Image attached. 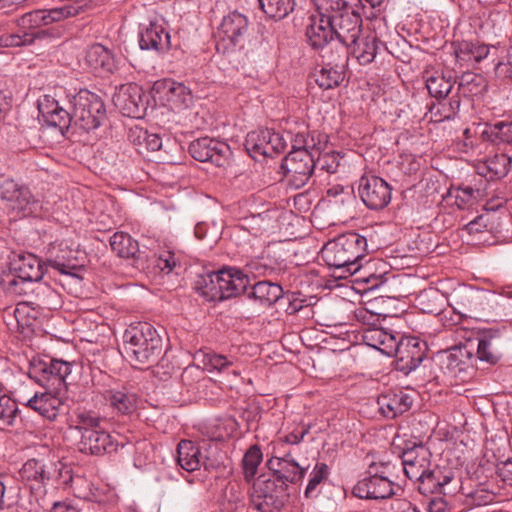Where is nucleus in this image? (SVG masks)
Listing matches in <instances>:
<instances>
[{
	"instance_id": "nucleus-1",
	"label": "nucleus",
	"mask_w": 512,
	"mask_h": 512,
	"mask_svg": "<svg viewBox=\"0 0 512 512\" xmlns=\"http://www.w3.org/2000/svg\"><path fill=\"white\" fill-rule=\"evenodd\" d=\"M287 136L291 142V151L283 159L281 168L285 175L297 188L303 187L315 170L316 153L324 151L328 144V136L317 130L302 128Z\"/></svg>"
},
{
	"instance_id": "nucleus-2",
	"label": "nucleus",
	"mask_w": 512,
	"mask_h": 512,
	"mask_svg": "<svg viewBox=\"0 0 512 512\" xmlns=\"http://www.w3.org/2000/svg\"><path fill=\"white\" fill-rule=\"evenodd\" d=\"M367 246L364 236L347 232L328 241L321 250V258L335 277L348 278L361 269Z\"/></svg>"
},
{
	"instance_id": "nucleus-3",
	"label": "nucleus",
	"mask_w": 512,
	"mask_h": 512,
	"mask_svg": "<svg viewBox=\"0 0 512 512\" xmlns=\"http://www.w3.org/2000/svg\"><path fill=\"white\" fill-rule=\"evenodd\" d=\"M123 340L125 352L135 365L153 363L162 353V338L150 323L130 326L126 329Z\"/></svg>"
},
{
	"instance_id": "nucleus-4",
	"label": "nucleus",
	"mask_w": 512,
	"mask_h": 512,
	"mask_svg": "<svg viewBox=\"0 0 512 512\" xmlns=\"http://www.w3.org/2000/svg\"><path fill=\"white\" fill-rule=\"evenodd\" d=\"M69 361L50 356L34 357L30 362L29 376L43 389L67 392L66 378L72 372Z\"/></svg>"
},
{
	"instance_id": "nucleus-5",
	"label": "nucleus",
	"mask_w": 512,
	"mask_h": 512,
	"mask_svg": "<svg viewBox=\"0 0 512 512\" xmlns=\"http://www.w3.org/2000/svg\"><path fill=\"white\" fill-rule=\"evenodd\" d=\"M74 126L86 132L97 129L106 118L105 104L100 96L86 89L69 99Z\"/></svg>"
},
{
	"instance_id": "nucleus-6",
	"label": "nucleus",
	"mask_w": 512,
	"mask_h": 512,
	"mask_svg": "<svg viewBox=\"0 0 512 512\" xmlns=\"http://www.w3.org/2000/svg\"><path fill=\"white\" fill-rule=\"evenodd\" d=\"M9 270L13 277L3 280L5 289L17 295L26 293L24 284L39 282L44 276V265L31 253H15L10 258Z\"/></svg>"
},
{
	"instance_id": "nucleus-7",
	"label": "nucleus",
	"mask_w": 512,
	"mask_h": 512,
	"mask_svg": "<svg viewBox=\"0 0 512 512\" xmlns=\"http://www.w3.org/2000/svg\"><path fill=\"white\" fill-rule=\"evenodd\" d=\"M53 461L41 459H28L19 471L21 479L30 487L40 508L49 506L46 498V486L51 484L54 473Z\"/></svg>"
},
{
	"instance_id": "nucleus-8",
	"label": "nucleus",
	"mask_w": 512,
	"mask_h": 512,
	"mask_svg": "<svg viewBox=\"0 0 512 512\" xmlns=\"http://www.w3.org/2000/svg\"><path fill=\"white\" fill-rule=\"evenodd\" d=\"M480 78L473 73H465L461 76L457 92L453 93L449 100H438L437 104H433L430 107V113L432 120L435 122H441L444 120H450L455 118L460 110L461 99L460 94L468 96L469 94H477L480 89Z\"/></svg>"
},
{
	"instance_id": "nucleus-9",
	"label": "nucleus",
	"mask_w": 512,
	"mask_h": 512,
	"mask_svg": "<svg viewBox=\"0 0 512 512\" xmlns=\"http://www.w3.org/2000/svg\"><path fill=\"white\" fill-rule=\"evenodd\" d=\"M249 32V20L246 15L232 11L225 15L217 29V49L223 50L242 47Z\"/></svg>"
},
{
	"instance_id": "nucleus-10",
	"label": "nucleus",
	"mask_w": 512,
	"mask_h": 512,
	"mask_svg": "<svg viewBox=\"0 0 512 512\" xmlns=\"http://www.w3.org/2000/svg\"><path fill=\"white\" fill-rule=\"evenodd\" d=\"M288 498L284 486L268 478L254 484L251 505L259 512H280Z\"/></svg>"
},
{
	"instance_id": "nucleus-11",
	"label": "nucleus",
	"mask_w": 512,
	"mask_h": 512,
	"mask_svg": "<svg viewBox=\"0 0 512 512\" xmlns=\"http://www.w3.org/2000/svg\"><path fill=\"white\" fill-rule=\"evenodd\" d=\"M46 25V17L43 9L25 13L17 20L18 32L0 36V46L19 47L30 45L40 34L35 30Z\"/></svg>"
},
{
	"instance_id": "nucleus-12",
	"label": "nucleus",
	"mask_w": 512,
	"mask_h": 512,
	"mask_svg": "<svg viewBox=\"0 0 512 512\" xmlns=\"http://www.w3.org/2000/svg\"><path fill=\"white\" fill-rule=\"evenodd\" d=\"M0 199L5 202L8 209L23 216L33 214L39 207V201L30 189L12 179H7L0 184Z\"/></svg>"
},
{
	"instance_id": "nucleus-13",
	"label": "nucleus",
	"mask_w": 512,
	"mask_h": 512,
	"mask_svg": "<svg viewBox=\"0 0 512 512\" xmlns=\"http://www.w3.org/2000/svg\"><path fill=\"white\" fill-rule=\"evenodd\" d=\"M287 139H289L287 135L285 137L271 129H260L247 134L245 147L249 153L253 154V157L256 155L272 157L285 150Z\"/></svg>"
},
{
	"instance_id": "nucleus-14",
	"label": "nucleus",
	"mask_w": 512,
	"mask_h": 512,
	"mask_svg": "<svg viewBox=\"0 0 512 512\" xmlns=\"http://www.w3.org/2000/svg\"><path fill=\"white\" fill-rule=\"evenodd\" d=\"M358 194L368 209L382 210L391 201L392 188L381 177L362 176L359 180Z\"/></svg>"
},
{
	"instance_id": "nucleus-15",
	"label": "nucleus",
	"mask_w": 512,
	"mask_h": 512,
	"mask_svg": "<svg viewBox=\"0 0 512 512\" xmlns=\"http://www.w3.org/2000/svg\"><path fill=\"white\" fill-rule=\"evenodd\" d=\"M191 156L199 162H211L218 167L225 166L232 154L230 146L223 141L202 137L189 145Z\"/></svg>"
},
{
	"instance_id": "nucleus-16",
	"label": "nucleus",
	"mask_w": 512,
	"mask_h": 512,
	"mask_svg": "<svg viewBox=\"0 0 512 512\" xmlns=\"http://www.w3.org/2000/svg\"><path fill=\"white\" fill-rule=\"evenodd\" d=\"M125 441L119 434H111L106 430L87 432L80 437L78 448L81 453L100 456L116 452L119 447H124Z\"/></svg>"
},
{
	"instance_id": "nucleus-17",
	"label": "nucleus",
	"mask_w": 512,
	"mask_h": 512,
	"mask_svg": "<svg viewBox=\"0 0 512 512\" xmlns=\"http://www.w3.org/2000/svg\"><path fill=\"white\" fill-rule=\"evenodd\" d=\"M143 89L137 84L122 85L113 96L114 105L124 116L142 118L147 109Z\"/></svg>"
},
{
	"instance_id": "nucleus-18",
	"label": "nucleus",
	"mask_w": 512,
	"mask_h": 512,
	"mask_svg": "<svg viewBox=\"0 0 512 512\" xmlns=\"http://www.w3.org/2000/svg\"><path fill=\"white\" fill-rule=\"evenodd\" d=\"M267 466L272 471V476L269 479L283 485L286 491H288L289 483L296 484L300 482L306 474V469L301 467L291 457L290 453L282 457H272L267 461Z\"/></svg>"
},
{
	"instance_id": "nucleus-19",
	"label": "nucleus",
	"mask_w": 512,
	"mask_h": 512,
	"mask_svg": "<svg viewBox=\"0 0 512 512\" xmlns=\"http://www.w3.org/2000/svg\"><path fill=\"white\" fill-rule=\"evenodd\" d=\"M103 398L109 409L116 415L129 416L137 409L138 396L133 387L128 384L115 383L103 393Z\"/></svg>"
},
{
	"instance_id": "nucleus-20",
	"label": "nucleus",
	"mask_w": 512,
	"mask_h": 512,
	"mask_svg": "<svg viewBox=\"0 0 512 512\" xmlns=\"http://www.w3.org/2000/svg\"><path fill=\"white\" fill-rule=\"evenodd\" d=\"M333 37L335 36L342 50L347 49L358 39L362 32V18L355 9L352 12L333 16Z\"/></svg>"
},
{
	"instance_id": "nucleus-21",
	"label": "nucleus",
	"mask_w": 512,
	"mask_h": 512,
	"mask_svg": "<svg viewBox=\"0 0 512 512\" xmlns=\"http://www.w3.org/2000/svg\"><path fill=\"white\" fill-rule=\"evenodd\" d=\"M352 493L360 499H385L394 494V484L388 475L378 471L360 479L353 487Z\"/></svg>"
},
{
	"instance_id": "nucleus-22",
	"label": "nucleus",
	"mask_w": 512,
	"mask_h": 512,
	"mask_svg": "<svg viewBox=\"0 0 512 512\" xmlns=\"http://www.w3.org/2000/svg\"><path fill=\"white\" fill-rule=\"evenodd\" d=\"M472 353L465 346H453L438 353L441 370L454 378L463 380V375L471 367Z\"/></svg>"
},
{
	"instance_id": "nucleus-23",
	"label": "nucleus",
	"mask_w": 512,
	"mask_h": 512,
	"mask_svg": "<svg viewBox=\"0 0 512 512\" xmlns=\"http://www.w3.org/2000/svg\"><path fill=\"white\" fill-rule=\"evenodd\" d=\"M76 254L77 251L72 249L67 241L54 242L48 249L47 265L61 274L77 276L79 265Z\"/></svg>"
},
{
	"instance_id": "nucleus-24",
	"label": "nucleus",
	"mask_w": 512,
	"mask_h": 512,
	"mask_svg": "<svg viewBox=\"0 0 512 512\" xmlns=\"http://www.w3.org/2000/svg\"><path fill=\"white\" fill-rule=\"evenodd\" d=\"M65 392L52 389L37 391L34 395L24 402L29 409L37 412L42 417L53 421L59 414V409L63 404Z\"/></svg>"
},
{
	"instance_id": "nucleus-25",
	"label": "nucleus",
	"mask_w": 512,
	"mask_h": 512,
	"mask_svg": "<svg viewBox=\"0 0 512 512\" xmlns=\"http://www.w3.org/2000/svg\"><path fill=\"white\" fill-rule=\"evenodd\" d=\"M506 341L499 330L488 329L480 333L477 357L490 365L497 364L503 357Z\"/></svg>"
},
{
	"instance_id": "nucleus-26",
	"label": "nucleus",
	"mask_w": 512,
	"mask_h": 512,
	"mask_svg": "<svg viewBox=\"0 0 512 512\" xmlns=\"http://www.w3.org/2000/svg\"><path fill=\"white\" fill-rule=\"evenodd\" d=\"M218 272V289L220 290L221 299L226 300L236 297L247 291L250 285L249 277L236 267L223 268Z\"/></svg>"
},
{
	"instance_id": "nucleus-27",
	"label": "nucleus",
	"mask_w": 512,
	"mask_h": 512,
	"mask_svg": "<svg viewBox=\"0 0 512 512\" xmlns=\"http://www.w3.org/2000/svg\"><path fill=\"white\" fill-rule=\"evenodd\" d=\"M430 450L422 445H414L402 454V466L406 476L415 481L432 465Z\"/></svg>"
},
{
	"instance_id": "nucleus-28",
	"label": "nucleus",
	"mask_w": 512,
	"mask_h": 512,
	"mask_svg": "<svg viewBox=\"0 0 512 512\" xmlns=\"http://www.w3.org/2000/svg\"><path fill=\"white\" fill-rule=\"evenodd\" d=\"M170 34L162 23L151 21L139 31V46L142 50H153L158 53L170 48Z\"/></svg>"
},
{
	"instance_id": "nucleus-29",
	"label": "nucleus",
	"mask_w": 512,
	"mask_h": 512,
	"mask_svg": "<svg viewBox=\"0 0 512 512\" xmlns=\"http://www.w3.org/2000/svg\"><path fill=\"white\" fill-rule=\"evenodd\" d=\"M111 249L121 258H133L135 266L144 270L148 261L146 251L139 249V244L128 233L116 232L110 237Z\"/></svg>"
},
{
	"instance_id": "nucleus-30",
	"label": "nucleus",
	"mask_w": 512,
	"mask_h": 512,
	"mask_svg": "<svg viewBox=\"0 0 512 512\" xmlns=\"http://www.w3.org/2000/svg\"><path fill=\"white\" fill-rule=\"evenodd\" d=\"M362 341L369 347L387 356H394L399 350V341L391 332L381 327H368L362 332Z\"/></svg>"
},
{
	"instance_id": "nucleus-31",
	"label": "nucleus",
	"mask_w": 512,
	"mask_h": 512,
	"mask_svg": "<svg viewBox=\"0 0 512 512\" xmlns=\"http://www.w3.org/2000/svg\"><path fill=\"white\" fill-rule=\"evenodd\" d=\"M333 17L311 16L306 30V37L313 49H324L333 42Z\"/></svg>"
},
{
	"instance_id": "nucleus-32",
	"label": "nucleus",
	"mask_w": 512,
	"mask_h": 512,
	"mask_svg": "<svg viewBox=\"0 0 512 512\" xmlns=\"http://www.w3.org/2000/svg\"><path fill=\"white\" fill-rule=\"evenodd\" d=\"M424 346L425 343L416 339L408 340L406 344L399 342V350L394 354L398 369L407 374L418 368L425 357Z\"/></svg>"
},
{
	"instance_id": "nucleus-33",
	"label": "nucleus",
	"mask_w": 512,
	"mask_h": 512,
	"mask_svg": "<svg viewBox=\"0 0 512 512\" xmlns=\"http://www.w3.org/2000/svg\"><path fill=\"white\" fill-rule=\"evenodd\" d=\"M453 478V472H444L441 467L432 464L415 482H418V490L421 494H440L443 488L449 484Z\"/></svg>"
},
{
	"instance_id": "nucleus-34",
	"label": "nucleus",
	"mask_w": 512,
	"mask_h": 512,
	"mask_svg": "<svg viewBox=\"0 0 512 512\" xmlns=\"http://www.w3.org/2000/svg\"><path fill=\"white\" fill-rule=\"evenodd\" d=\"M476 133L482 141L494 145L512 144V116L495 123L479 124Z\"/></svg>"
},
{
	"instance_id": "nucleus-35",
	"label": "nucleus",
	"mask_w": 512,
	"mask_h": 512,
	"mask_svg": "<svg viewBox=\"0 0 512 512\" xmlns=\"http://www.w3.org/2000/svg\"><path fill=\"white\" fill-rule=\"evenodd\" d=\"M412 404V397L402 390L390 391L378 398L379 410L391 419L407 412Z\"/></svg>"
},
{
	"instance_id": "nucleus-36",
	"label": "nucleus",
	"mask_w": 512,
	"mask_h": 512,
	"mask_svg": "<svg viewBox=\"0 0 512 512\" xmlns=\"http://www.w3.org/2000/svg\"><path fill=\"white\" fill-rule=\"evenodd\" d=\"M85 62L91 70L100 74H110L116 69L113 53L100 43H95L87 49Z\"/></svg>"
},
{
	"instance_id": "nucleus-37",
	"label": "nucleus",
	"mask_w": 512,
	"mask_h": 512,
	"mask_svg": "<svg viewBox=\"0 0 512 512\" xmlns=\"http://www.w3.org/2000/svg\"><path fill=\"white\" fill-rule=\"evenodd\" d=\"M490 48L478 41H460L455 43V57L460 65H472L480 63L488 57Z\"/></svg>"
},
{
	"instance_id": "nucleus-38",
	"label": "nucleus",
	"mask_w": 512,
	"mask_h": 512,
	"mask_svg": "<svg viewBox=\"0 0 512 512\" xmlns=\"http://www.w3.org/2000/svg\"><path fill=\"white\" fill-rule=\"evenodd\" d=\"M245 294L260 305L271 306L283 296V289L279 284L265 280L253 284L250 288L248 286Z\"/></svg>"
},
{
	"instance_id": "nucleus-39",
	"label": "nucleus",
	"mask_w": 512,
	"mask_h": 512,
	"mask_svg": "<svg viewBox=\"0 0 512 512\" xmlns=\"http://www.w3.org/2000/svg\"><path fill=\"white\" fill-rule=\"evenodd\" d=\"M177 464L187 472L200 469L205 464L200 447L191 440H181L177 445Z\"/></svg>"
},
{
	"instance_id": "nucleus-40",
	"label": "nucleus",
	"mask_w": 512,
	"mask_h": 512,
	"mask_svg": "<svg viewBox=\"0 0 512 512\" xmlns=\"http://www.w3.org/2000/svg\"><path fill=\"white\" fill-rule=\"evenodd\" d=\"M379 44L381 42L377 39L376 35L369 33L362 37L359 36L355 43H352L347 49L351 51L359 64L367 65L375 59Z\"/></svg>"
},
{
	"instance_id": "nucleus-41",
	"label": "nucleus",
	"mask_w": 512,
	"mask_h": 512,
	"mask_svg": "<svg viewBox=\"0 0 512 512\" xmlns=\"http://www.w3.org/2000/svg\"><path fill=\"white\" fill-rule=\"evenodd\" d=\"M195 358L203 366V370L210 373L227 372L236 363V358L234 356L218 354L213 351L200 350L197 352Z\"/></svg>"
},
{
	"instance_id": "nucleus-42",
	"label": "nucleus",
	"mask_w": 512,
	"mask_h": 512,
	"mask_svg": "<svg viewBox=\"0 0 512 512\" xmlns=\"http://www.w3.org/2000/svg\"><path fill=\"white\" fill-rule=\"evenodd\" d=\"M423 77L429 94L437 100H444L453 90L455 81L443 73L426 71Z\"/></svg>"
},
{
	"instance_id": "nucleus-43",
	"label": "nucleus",
	"mask_w": 512,
	"mask_h": 512,
	"mask_svg": "<svg viewBox=\"0 0 512 512\" xmlns=\"http://www.w3.org/2000/svg\"><path fill=\"white\" fill-rule=\"evenodd\" d=\"M35 305L40 309L56 310L61 307V296L47 283L38 282L33 288Z\"/></svg>"
},
{
	"instance_id": "nucleus-44",
	"label": "nucleus",
	"mask_w": 512,
	"mask_h": 512,
	"mask_svg": "<svg viewBox=\"0 0 512 512\" xmlns=\"http://www.w3.org/2000/svg\"><path fill=\"white\" fill-rule=\"evenodd\" d=\"M164 89L167 101L175 108H187L192 103L191 91L184 84L166 81Z\"/></svg>"
},
{
	"instance_id": "nucleus-45",
	"label": "nucleus",
	"mask_w": 512,
	"mask_h": 512,
	"mask_svg": "<svg viewBox=\"0 0 512 512\" xmlns=\"http://www.w3.org/2000/svg\"><path fill=\"white\" fill-rule=\"evenodd\" d=\"M216 279H218V272L213 271L199 275L195 281L196 291L207 301H222Z\"/></svg>"
},
{
	"instance_id": "nucleus-46",
	"label": "nucleus",
	"mask_w": 512,
	"mask_h": 512,
	"mask_svg": "<svg viewBox=\"0 0 512 512\" xmlns=\"http://www.w3.org/2000/svg\"><path fill=\"white\" fill-rule=\"evenodd\" d=\"M54 475L50 485L69 487L75 490L74 485L82 482L81 477H74L72 468L62 461H53Z\"/></svg>"
},
{
	"instance_id": "nucleus-47",
	"label": "nucleus",
	"mask_w": 512,
	"mask_h": 512,
	"mask_svg": "<svg viewBox=\"0 0 512 512\" xmlns=\"http://www.w3.org/2000/svg\"><path fill=\"white\" fill-rule=\"evenodd\" d=\"M263 12L270 18L283 19L291 13L295 6L294 0H259Z\"/></svg>"
},
{
	"instance_id": "nucleus-48",
	"label": "nucleus",
	"mask_w": 512,
	"mask_h": 512,
	"mask_svg": "<svg viewBox=\"0 0 512 512\" xmlns=\"http://www.w3.org/2000/svg\"><path fill=\"white\" fill-rule=\"evenodd\" d=\"M103 418L94 411L83 410L76 414L75 430L80 434V437L86 435L87 432H94L103 430L101 424Z\"/></svg>"
},
{
	"instance_id": "nucleus-49",
	"label": "nucleus",
	"mask_w": 512,
	"mask_h": 512,
	"mask_svg": "<svg viewBox=\"0 0 512 512\" xmlns=\"http://www.w3.org/2000/svg\"><path fill=\"white\" fill-rule=\"evenodd\" d=\"M262 459L263 454L258 445L251 446L244 454L242 459V470L244 479L247 482H250L254 479Z\"/></svg>"
},
{
	"instance_id": "nucleus-50",
	"label": "nucleus",
	"mask_w": 512,
	"mask_h": 512,
	"mask_svg": "<svg viewBox=\"0 0 512 512\" xmlns=\"http://www.w3.org/2000/svg\"><path fill=\"white\" fill-rule=\"evenodd\" d=\"M343 78V72L337 66H324L315 74L316 83L325 90L337 87L343 81Z\"/></svg>"
},
{
	"instance_id": "nucleus-51",
	"label": "nucleus",
	"mask_w": 512,
	"mask_h": 512,
	"mask_svg": "<svg viewBox=\"0 0 512 512\" xmlns=\"http://www.w3.org/2000/svg\"><path fill=\"white\" fill-rule=\"evenodd\" d=\"M475 194L476 191L470 186L456 188L452 187L448 190L444 198L446 200L453 199L454 205H456L459 209H464L473 203L476 197Z\"/></svg>"
},
{
	"instance_id": "nucleus-52",
	"label": "nucleus",
	"mask_w": 512,
	"mask_h": 512,
	"mask_svg": "<svg viewBox=\"0 0 512 512\" xmlns=\"http://www.w3.org/2000/svg\"><path fill=\"white\" fill-rule=\"evenodd\" d=\"M319 16L333 17L341 13L342 9L354 4L353 0H313Z\"/></svg>"
},
{
	"instance_id": "nucleus-53",
	"label": "nucleus",
	"mask_w": 512,
	"mask_h": 512,
	"mask_svg": "<svg viewBox=\"0 0 512 512\" xmlns=\"http://www.w3.org/2000/svg\"><path fill=\"white\" fill-rule=\"evenodd\" d=\"M340 165V155L336 152L316 153L315 169L327 172L329 174L336 173Z\"/></svg>"
},
{
	"instance_id": "nucleus-54",
	"label": "nucleus",
	"mask_w": 512,
	"mask_h": 512,
	"mask_svg": "<svg viewBox=\"0 0 512 512\" xmlns=\"http://www.w3.org/2000/svg\"><path fill=\"white\" fill-rule=\"evenodd\" d=\"M44 122L48 126L59 128L62 134H64V132L68 130L71 125L74 126V118H72V111L68 112L62 106H59V108L53 112L51 117H47L44 120Z\"/></svg>"
},
{
	"instance_id": "nucleus-55",
	"label": "nucleus",
	"mask_w": 512,
	"mask_h": 512,
	"mask_svg": "<svg viewBox=\"0 0 512 512\" xmlns=\"http://www.w3.org/2000/svg\"><path fill=\"white\" fill-rule=\"evenodd\" d=\"M46 17L47 25L52 24L54 22L62 21L68 17L76 16L77 8L72 6H67L63 4L60 7H55L51 9H43Z\"/></svg>"
},
{
	"instance_id": "nucleus-56",
	"label": "nucleus",
	"mask_w": 512,
	"mask_h": 512,
	"mask_svg": "<svg viewBox=\"0 0 512 512\" xmlns=\"http://www.w3.org/2000/svg\"><path fill=\"white\" fill-rule=\"evenodd\" d=\"M150 261L152 262V264L157 266L161 271L166 273H170L177 264L175 254L172 253L171 251H164L159 255L153 254L151 259L148 258L145 268L149 266L148 262Z\"/></svg>"
},
{
	"instance_id": "nucleus-57",
	"label": "nucleus",
	"mask_w": 512,
	"mask_h": 512,
	"mask_svg": "<svg viewBox=\"0 0 512 512\" xmlns=\"http://www.w3.org/2000/svg\"><path fill=\"white\" fill-rule=\"evenodd\" d=\"M328 476V466L325 463H317L311 473V477L305 489V496L310 497L316 487Z\"/></svg>"
},
{
	"instance_id": "nucleus-58",
	"label": "nucleus",
	"mask_w": 512,
	"mask_h": 512,
	"mask_svg": "<svg viewBox=\"0 0 512 512\" xmlns=\"http://www.w3.org/2000/svg\"><path fill=\"white\" fill-rule=\"evenodd\" d=\"M327 197L329 201H334L335 203H345L346 201H353L352 193L350 188L344 187L340 184L333 185L327 189Z\"/></svg>"
},
{
	"instance_id": "nucleus-59",
	"label": "nucleus",
	"mask_w": 512,
	"mask_h": 512,
	"mask_svg": "<svg viewBox=\"0 0 512 512\" xmlns=\"http://www.w3.org/2000/svg\"><path fill=\"white\" fill-rule=\"evenodd\" d=\"M493 215L490 213H486L483 215L477 216L475 219L466 224L465 230L469 234H478L488 229L489 224H491V220Z\"/></svg>"
},
{
	"instance_id": "nucleus-60",
	"label": "nucleus",
	"mask_w": 512,
	"mask_h": 512,
	"mask_svg": "<svg viewBox=\"0 0 512 512\" xmlns=\"http://www.w3.org/2000/svg\"><path fill=\"white\" fill-rule=\"evenodd\" d=\"M60 106L59 102L50 95H44L38 100V110L42 116L43 121L47 117H51L54 111Z\"/></svg>"
},
{
	"instance_id": "nucleus-61",
	"label": "nucleus",
	"mask_w": 512,
	"mask_h": 512,
	"mask_svg": "<svg viewBox=\"0 0 512 512\" xmlns=\"http://www.w3.org/2000/svg\"><path fill=\"white\" fill-rule=\"evenodd\" d=\"M310 426L301 425L297 426L293 431L280 438V441L290 445L299 444L304 437L309 433Z\"/></svg>"
},
{
	"instance_id": "nucleus-62",
	"label": "nucleus",
	"mask_w": 512,
	"mask_h": 512,
	"mask_svg": "<svg viewBox=\"0 0 512 512\" xmlns=\"http://www.w3.org/2000/svg\"><path fill=\"white\" fill-rule=\"evenodd\" d=\"M138 138H142L145 146L150 151H157L162 147V139L159 135L140 130Z\"/></svg>"
},
{
	"instance_id": "nucleus-63",
	"label": "nucleus",
	"mask_w": 512,
	"mask_h": 512,
	"mask_svg": "<svg viewBox=\"0 0 512 512\" xmlns=\"http://www.w3.org/2000/svg\"><path fill=\"white\" fill-rule=\"evenodd\" d=\"M248 271L256 276H268L273 272V268L261 260H252L246 265Z\"/></svg>"
},
{
	"instance_id": "nucleus-64",
	"label": "nucleus",
	"mask_w": 512,
	"mask_h": 512,
	"mask_svg": "<svg viewBox=\"0 0 512 512\" xmlns=\"http://www.w3.org/2000/svg\"><path fill=\"white\" fill-rule=\"evenodd\" d=\"M497 473L504 482L512 485V457L498 465Z\"/></svg>"
}]
</instances>
